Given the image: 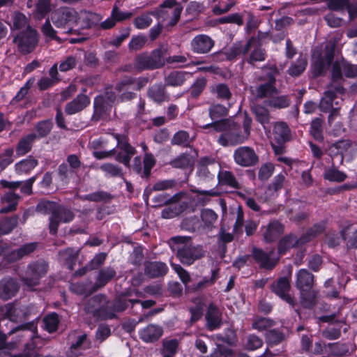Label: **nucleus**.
<instances>
[{"label": "nucleus", "instance_id": "nucleus-56", "mask_svg": "<svg viewBox=\"0 0 357 357\" xmlns=\"http://www.w3.org/2000/svg\"><path fill=\"white\" fill-rule=\"evenodd\" d=\"M207 79L204 77L197 78L192 84L188 90V92L192 98H198L206 88Z\"/></svg>", "mask_w": 357, "mask_h": 357}, {"label": "nucleus", "instance_id": "nucleus-29", "mask_svg": "<svg viewBox=\"0 0 357 357\" xmlns=\"http://www.w3.org/2000/svg\"><path fill=\"white\" fill-rule=\"evenodd\" d=\"M79 255V250L68 248L60 250L58 254V260L66 265L68 269L73 270Z\"/></svg>", "mask_w": 357, "mask_h": 357}, {"label": "nucleus", "instance_id": "nucleus-52", "mask_svg": "<svg viewBox=\"0 0 357 357\" xmlns=\"http://www.w3.org/2000/svg\"><path fill=\"white\" fill-rule=\"evenodd\" d=\"M310 133L316 141L321 142L324 140L323 121L321 119L315 118L312 121Z\"/></svg>", "mask_w": 357, "mask_h": 357}, {"label": "nucleus", "instance_id": "nucleus-39", "mask_svg": "<svg viewBox=\"0 0 357 357\" xmlns=\"http://www.w3.org/2000/svg\"><path fill=\"white\" fill-rule=\"evenodd\" d=\"M211 92L218 99L221 100H229L232 93L228 85L225 83H219L212 85L210 87Z\"/></svg>", "mask_w": 357, "mask_h": 357}, {"label": "nucleus", "instance_id": "nucleus-57", "mask_svg": "<svg viewBox=\"0 0 357 357\" xmlns=\"http://www.w3.org/2000/svg\"><path fill=\"white\" fill-rule=\"evenodd\" d=\"M43 328L49 333H54L57 330L59 319L58 314L55 312L46 315L43 319Z\"/></svg>", "mask_w": 357, "mask_h": 357}, {"label": "nucleus", "instance_id": "nucleus-54", "mask_svg": "<svg viewBox=\"0 0 357 357\" xmlns=\"http://www.w3.org/2000/svg\"><path fill=\"white\" fill-rule=\"evenodd\" d=\"M192 139L189 133L185 130H179L176 132L171 139L172 145L181 146L183 147H189Z\"/></svg>", "mask_w": 357, "mask_h": 357}, {"label": "nucleus", "instance_id": "nucleus-4", "mask_svg": "<svg viewBox=\"0 0 357 357\" xmlns=\"http://www.w3.org/2000/svg\"><path fill=\"white\" fill-rule=\"evenodd\" d=\"M109 301L103 294L95 295L88 299L84 305V311L96 320L112 319L116 317L109 310Z\"/></svg>", "mask_w": 357, "mask_h": 357}, {"label": "nucleus", "instance_id": "nucleus-17", "mask_svg": "<svg viewBox=\"0 0 357 357\" xmlns=\"http://www.w3.org/2000/svg\"><path fill=\"white\" fill-rule=\"evenodd\" d=\"M130 291H126L119 294L113 301L112 305H109V310L112 311V312L116 315V312H123L129 307L130 305L132 307L134 305L138 304L140 302V300L130 298Z\"/></svg>", "mask_w": 357, "mask_h": 357}, {"label": "nucleus", "instance_id": "nucleus-19", "mask_svg": "<svg viewBox=\"0 0 357 357\" xmlns=\"http://www.w3.org/2000/svg\"><path fill=\"white\" fill-rule=\"evenodd\" d=\"M113 103L106 102L102 99V96H96L93 102V113L91 120L98 122L102 119L107 118L109 116Z\"/></svg>", "mask_w": 357, "mask_h": 357}, {"label": "nucleus", "instance_id": "nucleus-63", "mask_svg": "<svg viewBox=\"0 0 357 357\" xmlns=\"http://www.w3.org/2000/svg\"><path fill=\"white\" fill-rule=\"evenodd\" d=\"M291 104V99L289 96L282 95L279 96H275L270 99L268 102V105L270 107L277 108V109H283L288 107Z\"/></svg>", "mask_w": 357, "mask_h": 357}, {"label": "nucleus", "instance_id": "nucleus-30", "mask_svg": "<svg viewBox=\"0 0 357 357\" xmlns=\"http://www.w3.org/2000/svg\"><path fill=\"white\" fill-rule=\"evenodd\" d=\"M217 178L218 183L221 185H227L234 189H240L241 188L234 173L230 171L221 170L220 167H219Z\"/></svg>", "mask_w": 357, "mask_h": 357}, {"label": "nucleus", "instance_id": "nucleus-37", "mask_svg": "<svg viewBox=\"0 0 357 357\" xmlns=\"http://www.w3.org/2000/svg\"><path fill=\"white\" fill-rule=\"evenodd\" d=\"M347 175L335 167L334 162L331 167L326 169L324 173V178L331 182L341 183L346 180Z\"/></svg>", "mask_w": 357, "mask_h": 357}, {"label": "nucleus", "instance_id": "nucleus-40", "mask_svg": "<svg viewBox=\"0 0 357 357\" xmlns=\"http://www.w3.org/2000/svg\"><path fill=\"white\" fill-rule=\"evenodd\" d=\"M22 332L21 337H27L29 339H33L37 333V326L33 322H29L13 328L9 333V335Z\"/></svg>", "mask_w": 357, "mask_h": 357}, {"label": "nucleus", "instance_id": "nucleus-31", "mask_svg": "<svg viewBox=\"0 0 357 357\" xmlns=\"http://www.w3.org/2000/svg\"><path fill=\"white\" fill-rule=\"evenodd\" d=\"M116 275V272L112 267L101 268L98 274L96 282L93 285V290H98L105 287Z\"/></svg>", "mask_w": 357, "mask_h": 357}, {"label": "nucleus", "instance_id": "nucleus-8", "mask_svg": "<svg viewBox=\"0 0 357 357\" xmlns=\"http://www.w3.org/2000/svg\"><path fill=\"white\" fill-rule=\"evenodd\" d=\"M48 269V263L44 260L32 261L27 266L21 281L25 286L33 288L40 284V279L46 275Z\"/></svg>", "mask_w": 357, "mask_h": 357}, {"label": "nucleus", "instance_id": "nucleus-16", "mask_svg": "<svg viewBox=\"0 0 357 357\" xmlns=\"http://www.w3.org/2000/svg\"><path fill=\"white\" fill-rule=\"evenodd\" d=\"M214 45V40L206 34L197 35L190 42L192 52L199 54L208 53L212 50Z\"/></svg>", "mask_w": 357, "mask_h": 357}, {"label": "nucleus", "instance_id": "nucleus-59", "mask_svg": "<svg viewBox=\"0 0 357 357\" xmlns=\"http://www.w3.org/2000/svg\"><path fill=\"white\" fill-rule=\"evenodd\" d=\"M59 204L43 200L40 201L36 206V211L41 213L43 214H50V216H53L56 213Z\"/></svg>", "mask_w": 357, "mask_h": 357}, {"label": "nucleus", "instance_id": "nucleus-28", "mask_svg": "<svg viewBox=\"0 0 357 357\" xmlns=\"http://www.w3.org/2000/svg\"><path fill=\"white\" fill-rule=\"evenodd\" d=\"M168 50L167 45H162L149 54L154 70L163 67L165 63H167L166 56L168 54Z\"/></svg>", "mask_w": 357, "mask_h": 357}, {"label": "nucleus", "instance_id": "nucleus-6", "mask_svg": "<svg viewBox=\"0 0 357 357\" xmlns=\"http://www.w3.org/2000/svg\"><path fill=\"white\" fill-rule=\"evenodd\" d=\"M38 33L32 27L20 31L13 36V43L17 46V51L26 55L31 53L36 48L38 43Z\"/></svg>", "mask_w": 357, "mask_h": 357}, {"label": "nucleus", "instance_id": "nucleus-26", "mask_svg": "<svg viewBox=\"0 0 357 357\" xmlns=\"http://www.w3.org/2000/svg\"><path fill=\"white\" fill-rule=\"evenodd\" d=\"M207 328L214 331L220 327L222 324L221 312L219 308L213 303H210L206 314Z\"/></svg>", "mask_w": 357, "mask_h": 357}, {"label": "nucleus", "instance_id": "nucleus-12", "mask_svg": "<svg viewBox=\"0 0 357 357\" xmlns=\"http://www.w3.org/2000/svg\"><path fill=\"white\" fill-rule=\"evenodd\" d=\"M234 162L242 167H251L259 162V157L255 149L248 146H242L236 149L233 153Z\"/></svg>", "mask_w": 357, "mask_h": 357}, {"label": "nucleus", "instance_id": "nucleus-51", "mask_svg": "<svg viewBox=\"0 0 357 357\" xmlns=\"http://www.w3.org/2000/svg\"><path fill=\"white\" fill-rule=\"evenodd\" d=\"M307 65V59L301 56L291 63L287 70V73L291 77H298L305 71Z\"/></svg>", "mask_w": 357, "mask_h": 357}, {"label": "nucleus", "instance_id": "nucleus-53", "mask_svg": "<svg viewBox=\"0 0 357 357\" xmlns=\"http://www.w3.org/2000/svg\"><path fill=\"white\" fill-rule=\"evenodd\" d=\"M301 303L305 308H312L316 304L317 292L314 290L299 291Z\"/></svg>", "mask_w": 357, "mask_h": 357}, {"label": "nucleus", "instance_id": "nucleus-49", "mask_svg": "<svg viewBox=\"0 0 357 357\" xmlns=\"http://www.w3.org/2000/svg\"><path fill=\"white\" fill-rule=\"evenodd\" d=\"M324 230V222L315 224L300 237V242L305 244L321 234Z\"/></svg>", "mask_w": 357, "mask_h": 357}, {"label": "nucleus", "instance_id": "nucleus-27", "mask_svg": "<svg viewBox=\"0 0 357 357\" xmlns=\"http://www.w3.org/2000/svg\"><path fill=\"white\" fill-rule=\"evenodd\" d=\"M273 137L278 144H282L289 141L291 130L288 125L283 121L275 123L273 129Z\"/></svg>", "mask_w": 357, "mask_h": 357}, {"label": "nucleus", "instance_id": "nucleus-45", "mask_svg": "<svg viewBox=\"0 0 357 357\" xmlns=\"http://www.w3.org/2000/svg\"><path fill=\"white\" fill-rule=\"evenodd\" d=\"M229 109L219 103H213L208 107V114L213 122L221 121L228 114Z\"/></svg>", "mask_w": 357, "mask_h": 357}, {"label": "nucleus", "instance_id": "nucleus-22", "mask_svg": "<svg viewBox=\"0 0 357 357\" xmlns=\"http://www.w3.org/2000/svg\"><path fill=\"white\" fill-rule=\"evenodd\" d=\"M18 282L12 278H4L0 280V298L7 301L15 296L19 291Z\"/></svg>", "mask_w": 357, "mask_h": 357}, {"label": "nucleus", "instance_id": "nucleus-44", "mask_svg": "<svg viewBox=\"0 0 357 357\" xmlns=\"http://www.w3.org/2000/svg\"><path fill=\"white\" fill-rule=\"evenodd\" d=\"M219 268L213 269L211 277H204L202 280L194 284L193 289L199 291L213 286L219 278Z\"/></svg>", "mask_w": 357, "mask_h": 357}, {"label": "nucleus", "instance_id": "nucleus-43", "mask_svg": "<svg viewBox=\"0 0 357 357\" xmlns=\"http://www.w3.org/2000/svg\"><path fill=\"white\" fill-rule=\"evenodd\" d=\"M189 75L187 72L173 71L171 72L165 78V86H180L183 85L186 79V75Z\"/></svg>", "mask_w": 357, "mask_h": 357}, {"label": "nucleus", "instance_id": "nucleus-62", "mask_svg": "<svg viewBox=\"0 0 357 357\" xmlns=\"http://www.w3.org/2000/svg\"><path fill=\"white\" fill-rule=\"evenodd\" d=\"M52 126L53 124L51 120H43L38 122L35 126L37 137L43 138L48 135L52 129Z\"/></svg>", "mask_w": 357, "mask_h": 357}, {"label": "nucleus", "instance_id": "nucleus-42", "mask_svg": "<svg viewBox=\"0 0 357 357\" xmlns=\"http://www.w3.org/2000/svg\"><path fill=\"white\" fill-rule=\"evenodd\" d=\"M279 91L276 88L275 85L271 84V83H263L259 84L255 88V96L257 98L261 99L267 97L272 96L275 94H278Z\"/></svg>", "mask_w": 357, "mask_h": 357}, {"label": "nucleus", "instance_id": "nucleus-7", "mask_svg": "<svg viewBox=\"0 0 357 357\" xmlns=\"http://www.w3.org/2000/svg\"><path fill=\"white\" fill-rule=\"evenodd\" d=\"M79 20L78 13L73 8L63 6L54 10L51 13V20L59 29H68L67 33H72L71 26L77 24Z\"/></svg>", "mask_w": 357, "mask_h": 357}, {"label": "nucleus", "instance_id": "nucleus-21", "mask_svg": "<svg viewBox=\"0 0 357 357\" xmlns=\"http://www.w3.org/2000/svg\"><path fill=\"white\" fill-rule=\"evenodd\" d=\"M149 82V77L143 76L137 78L126 77L116 84L115 89L118 92H121L123 90L130 89L132 86H134V89L140 91L145 87Z\"/></svg>", "mask_w": 357, "mask_h": 357}, {"label": "nucleus", "instance_id": "nucleus-38", "mask_svg": "<svg viewBox=\"0 0 357 357\" xmlns=\"http://www.w3.org/2000/svg\"><path fill=\"white\" fill-rule=\"evenodd\" d=\"M169 164L173 168L186 169L194 165V158L190 154L183 153L172 160Z\"/></svg>", "mask_w": 357, "mask_h": 357}, {"label": "nucleus", "instance_id": "nucleus-24", "mask_svg": "<svg viewBox=\"0 0 357 357\" xmlns=\"http://www.w3.org/2000/svg\"><path fill=\"white\" fill-rule=\"evenodd\" d=\"M147 96L157 104L168 101L169 96L165 89V85L162 83L154 84L147 91Z\"/></svg>", "mask_w": 357, "mask_h": 357}, {"label": "nucleus", "instance_id": "nucleus-46", "mask_svg": "<svg viewBox=\"0 0 357 357\" xmlns=\"http://www.w3.org/2000/svg\"><path fill=\"white\" fill-rule=\"evenodd\" d=\"M133 68L138 72H142L146 70H154L149 54L147 53L139 54L135 57Z\"/></svg>", "mask_w": 357, "mask_h": 357}, {"label": "nucleus", "instance_id": "nucleus-13", "mask_svg": "<svg viewBox=\"0 0 357 357\" xmlns=\"http://www.w3.org/2000/svg\"><path fill=\"white\" fill-rule=\"evenodd\" d=\"M219 167L220 166L214 162V160L208 157L202 158L197 169L199 180L204 183L213 181Z\"/></svg>", "mask_w": 357, "mask_h": 357}, {"label": "nucleus", "instance_id": "nucleus-64", "mask_svg": "<svg viewBox=\"0 0 357 357\" xmlns=\"http://www.w3.org/2000/svg\"><path fill=\"white\" fill-rule=\"evenodd\" d=\"M275 166L271 162L262 164L258 170V178L262 182L266 181L273 175Z\"/></svg>", "mask_w": 357, "mask_h": 357}, {"label": "nucleus", "instance_id": "nucleus-33", "mask_svg": "<svg viewBox=\"0 0 357 357\" xmlns=\"http://www.w3.org/2000/svg\"><path fill=\"white\" fill-rule=\"evenodd\" d=\"M38 165V161L34 157L29 155L15 165V172L18 175L28 174Z\"/></svg>", "mask_w": 357, "mask_h": 357}, {"label": "nucleus", "instance_id": "nucleus-58", "mask_svg": "<svg viewBox=\"0 0 357 357\" xmlns=\"http://www.w3.org/2000/svg\"><path fill=\"white\" fill-rule=\"evenodd\" d=\"M114 196L111 195L109 192L99 190L97 192H94L90 194H87L84 195V199L85 200H88L90 202H109L113 199Z\"/></svg>", "mask_w": 357, "mask_h": 357}, {"label": "nucleus", "instance_id": "nucleus-15", "mask_svg": "<svg viewBox=\"0 0 357 357\" xmlns=\"http://www.w3.org/2000/svg\"><path fill=\"white\" fill-rule=\"evenodd\" d=\"M290 288V282L287 277L280 278L276 282L272 283L271 286L273 292L294 307L296 304V301L289 294Z\"/></svg>", "mask_w": 357, "mask_h": 357}, {"label": "nucleus", "instance_id": "nucleus-48", "mask_svg": "<svg viewBox=\"0 0 357 357\" xmlns=\"http://www.w3.org/2000/svg\"><path fill=\"white\" fill-rule=\"evenodd\" d=\"M31 27L29 25V20L22 13L15 12L12 15V25L10 29L12 31L18 30L23 31Z\"/></svg>", "mask_w": 357, "mask_h": 357}, {"label": "nucleus", "instance_id": "nucleus-1", "mask_svg": "<svg viewBox=\"0 0 357 357\" xmlns=\"http://www.w3.org/2000/svg\"><path fill=\"white\" fill-rule=\"evenodd\" d=\"M206 133L222 132L218 142L222 146H234L245 143L249 135L244 132L241 126L230 119H223L200 126Z\"/></svg>", "mask_w": 357, "mask_h": 357}, {"label": "nucleus", "instance_id": "nucleus-2", "mask_svg": "<svg viewBox=\"0 0 357 357\" xmlns=\"http://www.w3.org/2000/svg\"><path fill=\"white\" fill-rule=\"evenodd\" d=\"M342 73L347 77H355L357 76V66L345 61H335L333 64L331 82L328 85L327 90L324 92L319 103V107L322 112L328 110L332 106L333 100L336 98V93H344Z\"/></svg>", "mask_w": 357, "mask_h": 357}, {"label": "nucleus", "instance_id": "nucleus-61", "mask_svg": "<svg viewBox=\"0 0 357 357\" xmlns=\"http://www.w3.org/2000/svg\"><path fill=\"white\" fill-rule=\"evenodd\" d=\"M265 338L269 346H273L282 342L284 339V335L278 330L272 329L266 333Z\"/></svg>", "mask_w": 357, "mask_h": 357}, {"label": "nucleus", "instance_id": "nucleus-11", "mask_svg": "<svg viewBox=\"0 0 357 357\" xmlns=\"http://www.w3.org/2000/svg\"><path fill=\"white\" fill-rule=\"evenodd\" d=\"M255 43L256 38L255 37H251L247 41L245 46H243L241 42L235 43L225 51L215 53L213 55V59L217 61L224 60L232 61L241 54L245 55L250 50L252 45Z\"/></svg>", "mask_w": 357, "mask_h": 357}, {"label": "nucleus", "instance_id": "nucleus-9", "mask_svg": "<svg viewBox=\"0 0 357 357\" xmlns=\"http://www.w3.org/2000/svg\"><path fill=\"white\" fill-rule=\"evenodd\" d=\"M140 146L143 151L145 152L143 158V165L141 158L139 156H136L133 160L132 168V170L142 178L148 180L151 176V169L156 164V160L152 153L146 152L148 146L145 142H142Z\"/></svg>", "mask_w": 357, "mask_h": 357}, {"label": "nucleus", "instance_id": "nucleus-50", "mask_svg": "<svg viewBox=\"0 0 357 357\" xmlns=\"http://www.w3.org/2000/svg\"><path fill=\"white\" fill-rule=\"evenodd\" d=\"M252 111L255 116V119L264 127H265L266 124L269 123V111L265 107L260 105H256L252 107Z\"/></svg>", "mask_w": 357, "mask_h": 357}, {"label": "nucleus", "instance_id": "nucleus-23", "mask_svg": "<svg viewBox=\"0 0 357 357\" xmlns=\"http://www.w3.org/2000/svg\"><path fill=\"white\" fill-rule=\"evenodd\" d=\"M314 284V276L305 268L300 269L296 274L295 286L299 291H310Z\"/></svg>", "mask_w": 357, "mask_h": 357}, {"label": "nucleus", "instance_id": "nucleus-35", "mask_svg": "<svg viewBox=\"0 0 357 357\" xmlns=\"http://www.w3.org/2000/svg\"><path fill=\"white\" fill-rule=\"evenodd\" d=\"M284 231L283 225L278 221L270 222L264 233V237L266 242L271 243L276 241Z\"/></svg>", "mask_w": 357, "mask_h": 357}, {"label": "nucleus", "instance_id": "nucleus-55", "mask_svg": "<svg viewBox=\"0 0 357 357\" xmlns=\"http://www.w3.org/2000/svg\"><path fill=\"white\" fill-rule=\"evenodd\" d=\"M5 316L10 321L17 322L24 317V313L20 307L13 303H8L6 305Z\"/></svg>", "mask_w": 357, "mask_h": 357}, {"label": "nucleus", "instance_id": "nucleus-14", "mask_svg": "<svg viewBox=\"0 0 357 357\" xmlns=\"http://www.w3.org/2000/svg\"><path fill=\"white\" fill-rule=\"evenodd\" d=\"M74 218L75 214L70 208L65 206L59 204L56 213L53 216L50 217V233L52 235L56 234L61 222H70L74 219Z\"/></svg>", "mask_w": 357, "mask_h": 357}, {"label": "nucleus", "instance_id": "nucleus-34", "mask_svg": "<svg viewBox=\"0 0 357 357\" xmlns=\"http://www.w3.org/2000/svg\"><path fill=\"white\" fill-rule=\"evenodd\" d=\"M162 334V328L154 324L148 325L139 332L140 338L146 342L156 341Z\"/></svg>", "mask_w": 357, "mask_h": 357}, {"label": "nucleus", "instance_id": "nucleus-3", "mask_svg": "<svg viewBox=\"0 0 357 357\" xmlns=\"http://www.w3.org/2000/svg\"><path fill=\"white\" fill-rule=\"evenodd\" d=\"M171 241L174 243L172 250L176 251L177 258L184 265L190 266L204 256L202 247L193 245L190 237L174 236Z\"/></svg>", "mask_w": 357, "mask_h": 357}, {"label": "nucleus", "instance_id": "nucleus-47", "mask_svg": "<svg viewBox=\"0 0 357 357\" xmlns=\"http://www.w3.org/2000/svg\"><path fill=\"white\" fill-rule=\"evenodd\" d=\"M264 74L257 77V80L259 82H265L266 83H271V84L275 85L276 79L275 77L279 75V70L278 68L274 66H264L262 68Z\"/></svg>", "mask_w": 357, "mask_h": 357}, {"label": "nucleus", "instance_id": "nucleus-32", "mask_svg": "<svg viewBox=\"0 0 357 357\" xmlns=\"http://www.w3.org/2000/svg\"><path fill=\"white\" fill-rule=\"evenodd\" d=\"M36 138L37 136L35 133H31L22 137L16 146L17 156L21 157L29 153Z\"/></svg>", "mask_w": 357, "mask_h": 357}, {"label": "nucleus", "instance_id": "nucleus-5", "mask_svg": "<svg viewBox=\"0 0 357 357\" xmlns=\"http://www.w3.org/2000/svg\"><path fill=\"white\" fill-rule=\"evenodd\" d=\"M183 10L182 6L176 0H165L160 8L151 13V15L157 17L160 23L167 22V26H174L180 20Z\"/></svg>", "mask_w": 357, "mask_h": 357}, {"label": "nucleus", "instance_id": "nucleus-10", "mask_svg": "<svg viewBox=\"0 0 357 357\" xmlns=\"http://www.w3.org/2000/svg\"><path fill=\"white\" fill-rule=\"evenodd\" d=\"M114 137L117 141L114 153L116 160L125 166H130L131 158L137 153L135 148L128 142V137L124 135L114 134Z\"/></svg>", "mask_w": 357, "mask_h": 357}, {"label": "nucleus", "instance_id": "nucleus-60", "mask_svg": "<svg viewBox=\"0 0 357 357\" xmlns=\"http://www.w3.org/2000/svg\"><path fill=\"white\" fill-rule=\"evenodd\" d=\"M17 216L7 218L0 222V236L10 233L17 225Z\"/></svg>", "mask_w": 357, "mask_h": 357}, {"label": "nucleus", "instance_id": "nucleus-18", "mask_svg": "<svg viewBox=\"0 0 357 357\" xmlns=\"http://www.w3.org/2000/svg\"><path fill=\"white\" fill-rule=\"evenodd\" d=\"M86 89L84 88L82 93L78 94L72 101L68 102L65 107V112L68 115H73L80 112L87 107L91 102L90 98L85 94Z\"/></svg>", "mask_w": 357, "mask_h": 357}, {"label": "nucleus", "instance_id": "nucleus-20", "mask_svg": "<svg viewBox=\"0 0 357 357\" xmlns=\"http://www.w3.org/2000/svg\"><path fill=\"white\" fill-rule=\"evenodd\" d=\"M273 252V250L266 252L259 248H254L252 249V256L255 261L259 264L261 268L267 270L273 269L278 263V259L271 257Z\"/></svg>", "mask_w": 357, "mask_h": 357}, {"label": "nucleus", "instance_id": "nucleus-36", "mask_svg": "<svg viewBox=\"0 0 357 357\" xmlns=\"http://www.w3.org/2000/svg\"><path fill=\"white\" fill-rule=\"evenodd\" d=\"M303 244L304 243L300 242V238H297L293 234L287 235L279 241L278 252L280 255H284L290 248L298 247Z\"/></svg>", "mask_w": 357, "mask_h": 357}, {"label": "nucleus", "instance_id": "nucleus-41", "mask_svg": "<svg viewBox=\"0 0 357 357\" xmlns=\"http://www.w3.org/2000/svg\"><path fill=\"white\" fill-rule=\"evenodd\" d=\"M252 47H253V50H251L245 61L249 64L254 66L256 62L264 61L266 59V52L261 45L257 44V42Z\"/></svg>", "mask_w": 357, "mask_h": 357}, {"label": "nucleus", "instance_id": "nucleus-25", "mask_svg": "<svg viewBox=\"0 0 357 357\" xmlns=\"http://www.w3.org/2000/svg\"><path fill=\"white\" fill-rule=\"evenodd\" d=\"M168 267L162 261H146L144 263V273L149 278H155L163 277L167 274Z\"/></svg>", "mask_w": 357, "mask_h": 357}]
</instances>
